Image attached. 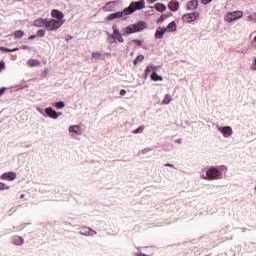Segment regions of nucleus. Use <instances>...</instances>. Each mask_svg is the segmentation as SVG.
<instances>
[{"label":"nucleus","instance_id":"nucleus-38","mask_svg":"<svg viewBox=\"0 0 256 256\" xmlns=\"http://www.w3.org/2000/svg\"><path fill=\"white\" fill-rule=\"evenodd\" d=\"M131 43H135V45H137L138 47H141V45H143V41L141 40H131Z\"/></svg>","mask_w":256,"mask_h":256},{"label":"nucleus","instance_id":"nucleus-8","mask_svg":"<svg viewBox=\"0 0 256 256\" xmlns=\"http://www.w3.org/2000/svg\"><path fill=\"white\" fill-rule=\"evenodd\" d=\"M112 30H113V34L111 35V38L114 41H118V43H125V39L123 38V35L121 34L119 29L117 28V25H113Z\"/></svg>","mask_w":256,"mask_h":256},{"label":"nucleus","instance_id":"nucleus-43","mask_svg":"<svg viewBox=\"0 0 256 256\" xmlns=\"http://www.w3.org/2000/svg\"><path fill=\"white\" fill-rule=\"evenodd\" d=\"M211 1H213V0H202V4L209 5V3H211Z\"/></svg>","mask_w":256,"mask_h":256},{"label":"nucleus","instance_id":"nucleus-48","mask_svg":"<svg viewBox=\"0 0 256 256\" xmlns=\"http://www.w3.org/2000/svg\"><path fill=\"white\" fill-rule=\"evenodd\" d=\"M253 35H255V32H253V33L250 35V37H253Z\"/></svg>","mask_w":256,"mask_h":256},{"label":"nucleus","instance_id":"nucleus-46","mask_svg":"<svg viewBox=\"0 0 256 256\" xmlns=\"http://www.w3.org/2000/svg\"><path fill=\"white\" fill-rule=\"evenodd\" d=\"M33 39H37V36L31 35V36L29 37V40H30V41H33Z\"/></svg>","mask_w":256,"mask_h":256},{"label":"nucleus","instance_id":"nucleus-27","mask_svg":"<svg viewBox=\"0 0 256 256\" xmlns=\"http://www.w3.org/2000/svg\"><path fill=\"white\" fill-rule=\"evenodd\" d=\"M145 59V56L138 55L136 59L133 61L134 65L137 66L139 63H143V60Z\"/></svg>","mask_w":256,"mask_h":256},{"label":"nucleus","instance_id":"nucleus-2","mask_svg":"<svg viewBox=\"0 0 256 256\" xmlns=\"http://www.w3.org/2000/svg\"><path fill=\"white\" fill-rule=\"evenodd\" d=\"M222 173L219 168L215 166H211L208 169H206L204 179L206 181H219L221 179Z\"/></svg>","mask_w":256,"mask_h":256},{"label":"nucleus","instance_id":"nucleus-49","mask_svg":"<svg viewBox=\"0 0 256 256\" xmlns=\"http://www.w3.org/2000/svg\"><path fill=\"white\" fill-rule=\"evenodd\" d=\"M23 49H27V46H24Z\"/></svg>","mask_w":256,"mask_h":256},{"label":"nucleus","instance_id":"nucleus-5","mask_svg":"<svg viewBox=\"0 0 256 256\" xmlns=\"http://www.w3.org/2000/svg\"><path fill=\"white\" fill-rule=\"evenodd\" d=\"M243 17V11L235 10L231 12H227L224 15L225 23H233V21H237V19H241Z\"/></svg>","mask_w":256,"mask_h":256},{"label":"nucleus","instance_id":"nucleus-22","mask_svg":"<svg viewBox=\"0 0 256 256\" xmlns=\"http://www.w3.org/2000/svg\"><path fill=\"white\" fill-rule=\"evenodd\" d=\"M26 65L28 67H39V65H41V62L37 59H29L27 62H26Z\"/></svg>","mask_w":256,"mask_h":256},{"label":"nucleus","instance_id":"nucleus-32","mask_svg":"<svg viewBox=\"0 0 256 256\" xmlns=\"http://www.w3.org/2000/svg\"><path fill=\"white\" fill-rule=\"evenodd\" d=\"M54 107H56V109H63V108H65V102L64 101L56 102L54 104Z\"/></svg>","mask_w":256,"mask_h":256},{"label":"nucleus","instance_id":"nucleus-16","mask_svg":"<svg viewBox=\"0 0 256 256\" xmlns=\"http://www.w3.org/2000/svg\"><path fill=\"white\" fill-rule=\"evenodd\" d=\"M33 27H45L47 25V19L45 18H38L35 19L32 23Z\"/></svg>","mask_w":256,"mask_h":256},{"label":"nucleus","instance_id":"nucleus-50","mask_svg":"<svg viewBox=\"0 0 256 256\" xmlns=\"http://www.w3.org/2000/svg\"><path fill=\"white\" fill-rule=\"evenodd\" d=\"M143 256H147V255H143Z\"/></svg>","mask_w":256,"mask_h":256},{"label":"nucleus","instance_id":"nucleus-41","mask_svg":"<svg viewBox=\"0 0 256 256\" xmlns=\"http://www.w3.org/2000/svg\"><path fill=\"white\" fill-rule=\"evenodd\" d=\"M143 131H145V127L140 126L139 128H137L134 133H143Z\"/></svg>","mask_w":256,"mask_h":256},{"label":"nucleus","instance_id":"nucleus-35","mask_svg":"<svg viewBox=\"0 0 256 256\" xmlns=\"http://www.w3.org/2000/svg\"><path fill=\"white\" fill-rule=\"evenodd\" d=\"M250 46H251L252 49H254V50L256 51V35H255L254 38L251 40Z\"/></svg>","mask_w":256,"mask_h":256},{"label":"nucleus","instance_id":"nucleus-39","mask_svg":"<svg viewBox=\"0 0 256 256\" xmlns=\"http://www.w3.org/2000/svg\"><path fill=\"white\" fill-rule=\"evenodd\" d=\"M150 69H152V73H157V71H159V66L150 65Z\"/></svg>","mask_w":256,"mask_h":256},{"label":"nucleus","instance_id":"nucleus-1","mask_svg":"<svg viewBox=\"0 0 256 256\" xmlns=\"http://www.w3.org/2000/svg\"><path fill=\"white\" fill-rule=\"evenodd\" d=\"M147 29V23L140 21L136 24H131L123 29L124 35H133V33H141Z\"/></svg>","mask_w":256,"mask_h":256},{"label":"nucleus","instance_id":"nucleus-37","mask_svg":"<svg viewBox=\"0 0 256 256\" xmlns=\"http://www.w3.org/2000/svg\"><path fill=\"white\" fill-rule=\"evenodd\" d=\"M36 111H38V113H39L40 115H42L43 117H45V110H44L43 108L37 107V108H36Z\"/></svg>","mask_w":256,"mask_h":256},{"label":"nucleus","instance_id":"nucleus-11","mask_svg":"<svg viewBox=\"0 0 256 256\" xmlns=\"http://www.w3.org/2000/svg\"><path fill=\"white\" fill-rule=\"evenodd\" d=\"M109 55V53L95 51L92 52L91 57L94 61H105L106 57H109Z\"/></svg>","mask_w":256,"mask_h":256},{"label":"nucleus","instance_id":"nucleus-26","mask_svg":"<svg viewBox=\"0 0 256 256\" xmlns=\"http://www.w3.org/2000/svg\"><path fill=\"white\" fill-rule=\"evenodd\" d=\"M25 32L23 30H17L14 32L15 39H23Z\"/></svg>","mask_w":256,"mask_h":256},{"label":"nucleus","instance_id":"nucleus-45","mask_svg":"<svg viewBox=\"0 0 256 256\" xmlns=\"http://www.w3.org/2000/svg\"><path fill=\"white\" fill-rule=\"evenodd\" d=\"M165 167H172V168H175V165H174V164H171V163H167V164H165Z\"/></svg>","mask_w":256,"mask_h":256},{"label":"nucleus","instance_id":"nucleus-24","mask_svg":"<svg viewBox=\"0 0 256 256\" xmlns=\"http://www.w3.org/2000/svg\"><path fill=\"white\" fill-rule=\"evenodd\" d=\"M69 133H74L75 135H79V133H81V127H79L78 125L70 126Z\"/></svg>","mask_w":256,"mask_h":256},{"label":"nucleus","instance_id":"nucleus-19","mask_svg":"<svg viewBox=\"0 0 256 256\" xmlns=\"http://www.w3.org/2000/svg\"><path fill=\"white\" fill-rule=\"evenodd\" d=\"M164 29L166 30V33H175V31H177V24L172 21Z\"/></svg>","mask_w":256,"mask_h":256},{"label":"nucleus","instance_id":"nucleus-28","mask_svg":"<svg viewBox=\"0 0 256 256\" xmlns=\"http://www.w3.org/2000/svg\"><path fill=\"white\" fill-rule=\"evenodd\" d=\"M150 79L152 81H163V78L159 76L157 73H152Z\"/></svg>","mask_w":256,"mask_h":256},{"label":"nucleus","instance_id":"nucleus-3","mask_svg":"<svg viewBox=\"0 0 256 256\" xmlns=\"http://www.w3.org/2000/svg\"><path fill=\"white\" fill-rule=\"evenodd\" d=\"M141 9H145V0L131 2L130 5L125 8L124 13L128 15H133L134 11H141Z\"/></svg>","mask_w":256,"mask_h":256},{"label":"nucleus","instance_id":"nucleus-33","mask_svg":"<svg viewBox=\"0 0 256 256\" xmlns=\"http://www.w3.org/2000/svg\"><path fill=\"white\" fill-rule=\"evenodd\" d=\"M151 151H153V149L151 147H146V148H144L140 151V154L141 155H148V153H151Z\"/></svg>","mask_w":256,"mask_h":256},{"label":"nucleus","instance_id":"nucleus-12","mask_svg":"<svg viewBox=\"0 0 256 256\" xmlns=\"http://www.w3.org/2000/svg\"><path fill=\"white\" fill-rule=\"evenodd\" d=\"M79 233L84 237H93L94 235H97V231L91 229L90 227L81 228Z\"/></svg>","mask_w":256,"mask_h":256},{"label":"nucleus","instance_id":"nucleus-14","mask_svg":"<svg viewBox=\"0 0 256 256\" xmlns=\"http://www.w3.org/2000/svg\"><path fill=\"white\" fill-rule=\"evenodd\" d=\"M51 17H53L52 19H55L56 21H65L63 18L65 17V15L63 14V12L54 9L51 11Z\"/></svg>","mask_w":256,"mask_h":256},{"label":"nucleus","instance_id":"nucleus-20","mask_svg":"<svg viewBox=\"0 0 256 256\" xmlns=\"http://www.w3.org/2000/svg\"><path fill=\"white\" fill-rule=\"evenodd\" d=\"M168 9L173 12L179 11V2L177 0L170 1V3L168 4Z\"/></svg>","mask_w":256,"mask_h":256},{"label":"nucleus","instance_id":"nucleus-17","mask_svg":"<svg viewBox=\"0 0 256 256\" xmlns=\"http://www.w3.org/2000/svg\"><path fill=\"white\" fill-rule=\"evenodd\" d=\"M11 243H12V245L21 246V245H23V243H25V240L23 239V237L16 235V236L12 237Z\"/></svg>","mask_w":256,"mask_h":256},{"label":"nucleus","instance_id":"nucleus-34","mask_svg":"<svg viewBox=\"0 0 256 256\" xmlns=\"http://www.w3.org/2000/svg\"><path fill=\"white\" fill-rule=\"evenodd\" d=\"M250 69L253 72H256V57L252 58V63L250 64Z\"/></svg>","mask_w":256,"mask_h":256},{"label":"nucleus","instance_id":"nucleus-15","mask_svg":"<svg viewBox=\"0 0 256 256\" xmlns=\"http://www.w3.org/2000/svg\"><path fill=\"white\" fill-rule=\"evenodd\" d=\"M102 9L106 12L115 11V9H117V1L106 3V5Z\"/></svg>","mask_w":256,"mask_h":256},{"label":"nucleus","instance_id":"nucleus-44","mask_svg":"<svg viewBox=\"0 0 256 256\" xmlns=\"http://www.w3.org/2000/svg\"><path fill=\"white\" fill-rule=\"evenodd\" d=\"M5 94V88H1L0 89V97H2V95H4Z\"/></svg>","mask_w":256,"mask_h":256},{"label":"nucleus","instance_id":"nucleus-7","mask_svg":"<svg viewBox=\"0 0 256 256\" xmlns=\"http://www.w3.org/2000/svg\"><path fill=\"white\" fill-rule=\"evenodd\" d=\"M199 19V12L187 13L182 16L183 23H193Z\"/></svg>","mask_w":256,"mask_h":256},{"label":"nucleus","instance_id":"nucleus-29","mask_svg":"<svg viewBox=\"0 0 256 256\" xmlns=\"http://www.w3.org/2000/svg\"><path fill=\"white\" fill-rule=\"evenodd\" d=\"M0 51H3L4 53H13L15 51H19V48L9 49L5 47H0Z\"/></svg>","mask_w":256,"mask_h":256},{"label":"nucleus","instance_id":"nucleus-21","mask_svg":"<svg viewBox=\"0 0 256 256\" xmlns=\"http://www.w3.org/2000/svg\"><path fill=\"white\" fill-rule=\"evenodd\" d=\"M165 33H167L165 28H158L156 30L155 39H163V37H165Z\"/></svg>","mask_w":256,"mask_h":256},{"label":"nucleus","instance_id":"nucleus-42","mask_svg":"<svg viewBox=\"0 0 256 256\" xmlns=\"http://www.w3.org/2000/svg\"><path fill=\"white\" fill-rule=\"evenodd\" d=\"M121 97H125L127 95V91L125 89L120 90Z\"/></svg>","mask_w":256,"mask_h":256},{"label":"nucleus","instance_id":"nucleus-25","mask_svg":"<svg viewBox=\"0 0 256 256\" xmlns=\"http://www.w3.org/2000/svg\"><path fill=\"white\" fill-rule=\"evenodd\" d=\"M171 101H173V97L171 96V94H166L164 99L162 100V104L169 105V103H171Z\"/></svg>","mask_w":256,"mask_h":256},{"label":"nucleus","instance_id":"nucleus-10","mask_svg":"<svg viewBox=\"0 0 256 256\" xmlns=\"http://www.w3.org/2000/svg\"><path fill=\"white\" fill-rule=\"evenodd\" d=\"M45 115L46 117H49V119H59V117H61V115H63V113L59 112L57 113V111L55 109H53V107H47L45 109Z\"/></svg>","mask_w":256,"mask_h":256},{"label":"nucleus","instance_id":"nucleus-9","mask_svg":"<svg viewBox=\"0 0 256 256\" xmlns=\"http://www.w3.org/2000/svg\"><path fill=\"white\" fill-rule=\"evenodd\" d=\"M17 179V173L13 171L4 172L0 175V181H15Z\"/></svg>","mask_w":256,"mask_h":256},{"label":"nucleus","instance_id":"nucleus-18","mask_svg":"<svg viewBox=\"0 0 256 256\" xmlns=\"http://www.w3.org/2000/svg\"><path fill=\"white\" fill-rule=\"evenodd\" d=\"M186 7H187L188 11H195V9H197V7H199V1L198 0H192V1L187 3Z\"/></svg>","mask_w":256,"mask_h":256},{"label":"nucleus","instance_id":"nucleus-30","mask_svg":"<svg viewBox=\"0 0 256 256\" xmlns=\"http://www.w3.org/2000/svg\"><path fill=\"white\" fill-rule=\"evenodd\" d=\"M11 186L7 185L5 182H0V191H9Z\"/></svg>","mask_w":256,"mask_h":256},{"label":"nucleus","instance_id":"nucleus-31","mask_svg":"<svg viewBox=\"0 0 256 256\" xmlns=\"http://www.w3.org/2000/svg\"><path fill=\"white\" fill-rule=\"evenodd\" d=\"M247 21L250 23H256V12H253L247 17Z\"/></svg>","mask_w":256,"mask_h":256},{"label":"nucleus","instance_id":"nucleus-40","mask_svg":"<svg viewBox=\"0 0 256 256\" xmlns=\"http://www.w3.org/2000/svg\"><path fill=\"white\" fill-rule=\"evenodd\" d=\"M149 73H153V69L151 68V65H148V66H147L145 77H147V75H149Z\"/></svg>","mask_w":256,"mask_h":256},{"label":"nucleus","instance_id":"nucleus-4","mask_svg":"<svg viewBox=\"0 0 256 256\" xmlns=\"http://www.w3.org/2000/svg\"><path fill=\"white\" fill-rule=\"evenodd\" d=\"M65 21L56 20L54 18L46 19V31H57L63 27Z\"/></svg>","mask_w":256,"mask_h":256},{"label":"nucleus","instance_id":"nucleus-13","mask_svg":"<svg viewBox=\"0 0 256 256\" xmlns=\"http://www.w3.org/2000/svg\"><path fill=\"white\" fill-rule=\"evenodd\" d=\"M129 14L125 13V8L123 11H120V12H115V13H112V14H109L107 16V20L108 21H113V19H121V17H125Z\"/></svg>","mask_w":256,"mask_h":256},{"label":"nucleus","instance_id":"nucleus-47","mask_svg":"<svg viewBox=\"0 0 256 256\" xmlns=\"http://www.w3.org/2000/svg\"><path fill=\"white\" fill-rule=\"evenodd\" d=\"M25 197V194H21L20 199H23Z\"/></svg>","mask_w":256,"mask_h":256},{"label":"nucleus","instance_id":"nucleus-6","mask_svg":"<svg viewBox=\"0 0 256 256\" xmlns=\"http://www.w3.org/2000/svg\"><path fill=\"white\" fill-rule=\"evenodd\" d=\"M216 129L223 135L225 139L233 136V128L231 126H216Z\"/></svg>","mask_w":256,"mask_h":256},{"label":"nucleus","instance_id":"nucleus-23","mask_svg":"<svg viewBox=\"0 0 256 256\" xmlns=\"http://www.w3.org/2000/svg\"><path fill=\"white\" fill-rule=\"evenodd\" d=\"M154 8L156 9V11H159V13H165V11H167V6L161 3H156Z\"/></svg>","mask_w":256,"mask_h":256},{"label":"nucleus","instance_id":"nucleus-36","mask_svg":"<svg viewBox=\"0 0 256 256\" xmlns=\"http://www.w3.org/2000/svg\"><path fill=\"white\" fill-rule=\"evenodd\" d=\"M37 37H44L45 36V30L40 29L36 32Z\"/></svg>","mask_w":256,"mask_h":256}]
</instances>
